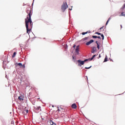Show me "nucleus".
<instances>
[{"label": "nucleus", "mask_w": 125, "mask_h": 125, "mask_svg": "<svg viewBox=\"0 0 125 125\" xmlns=\"http://www.w3.org/2000/svg\"><path fill=\"white\" fill-rule=\"evenodd\" d=\"M26 12L28 15L26 18L25 19V27L27 33L29 34V33L31 32L32 28H33V21L31 19L32 15H33V9H32V8H28Z\"/></svg>", "instance_id": "nucleus-1"}, {"label": "nucleus", "mask_w": 125, "mask_h": 125, "mask_svg": "<svg viewBox=\"0 0 125 125\" xmlns=\"http://www.w3.org/2000/svg\"><path fill=\"white\" fill-rule=\"evenodd\" d=\"M68 4H67V2H63L62 5L61 7V9L62 10V12H64L67 8H68Z\"/></svg>", "instance_id": "nucleus-2"}, {"label": "nucleus", "mask_w": 125, "mask_h": 125, "mask_svg": "<svg viewBox=\"0 0 125 125\" xmlns=\"http://www.w3.org/2000/svg\"><path fill=\"white\" fill-rule=\"evenodd\" d=\"M86 61H88V59H85L84 61L78 60L77 62L78 63V66L80 67H82V65H83L84 64V62H86Z\"/></svg>", "instance_id": "nucleus-3"}, {"label": "nucleus", "mask_w": 125, "mask_h": 125, "mask_svg": "<svg viewBox=\"0 0 125 125\" xmlns=\"http://www.w3.org/2000/svg\"><path fill=\"white\" fill-rule=\"evenodd\" d=\"M80 51V45H78L76 46V48L75 49V52L76 53L77 55H79Z\"/></svg>", "instance_id": "nucleus-4"}, {"label": "nucleus", "mask_w": 125, "mask_h": 125, "mask_svg": "<svg viewBox=\"0 0 125 125\" xmlns=\"http://www.w3.org/2000/svg\"><path fill=\"white\" fill-rule=\"evenodd\" d=\"M89 37H85L82 40V42H88V39Z\"/></svg>", "instance_id": "nucleus-5"}, {"label": "nucleus", "mask_w": 125, "mask_h": 125, "mask_svg": "<svg viewBox=\"0 0 125 125\" xmlns=\"http://www.w3.org/2000/svg\"><path fill=\"white\" fill-rule=\"evenodd\" d=\"M94 41L93 40H91L90 41L87 42L86 43V45H89L90 44H91V43H92V42H94Z\"/></svg>", "instance_id": "nucleus-6"}, {"label": "nucleus", "mask_w": 125, "mask_h": 125, "mask_svg": "<svg viewBox=\"0 0 125 125\" xmlns=\"http://www.w3.org/2000/svg\"><path fill=\"white\" fill-rule=\"evenodd\" d=\"M97 49H96V47H93L92 48L91 53H94V52H96Z\"/></svg>", "instance_id": "nucleus-7"}, {"label": "nucleus", "mask_w": 125, "mask_h": 125, "mask_svg": "<svg viewBox=\"0 0 125 125\" xmlns=\"http://www.w3.org/2000/svg\"><path fill=\"white\" fill-rule=\"evenodd\" d=\"M35 109L36 110V111H38V112H41L42 111V109L41 108V106H38L37 107H35Z\"/></svg>", "instance_id": "nucleus-8"}, {"label": "nucleus", "mask_w": 125, "mask_h": 125, "mask_svg": "<svg viewBox=\"0 0 125 125\" xmlns=\"http://www.w3.org/2000/svg\"><path fill=\"white\" fill-rule=\"evenodd\" d=\"M18 100H20V101H24V98L22 96H19L18 97Z\"/></svg>", "instance_id": "nucleus-9"}, {"label": "nucleus", "mask_w": 125, "mask_h": 125, "mask_svg": "<svg viewBox=\"0 0 125 125\" xmlns=\"http://www.w3.org/2000/svg\"><path fill=\"white\" fill-rule=\"evenodd\" d=\"M71 107L72 109H77V104H73Z\"/></svg>", "instance_id": "nucleus-10"}, {"label": "nucleus", "mask_w": 125, "mask_h": 125, "mask_svg": "<svg viewBox=\"0 0 125 125\" xmlns=\"http://www.w3.org/2000/svg\"><path fill=\"white\" fill-rule=\"evenodd\" d=\"M15 56H16V52H15L13 53V54L12 57V58H14V57H15Z\"/></svg>", "instance_id": "nucleus-11"}, {"label": "nucleus", "mask_w": 125, "mask_h": 125, "mask_svg": "<svg viewBox=\"0 0 125 125\" xmlns=\"http://www.w3.org/2000/svg\"><path fill=\"white\" fill-rule=\"evenodd\" d=\"M110 20H111V18H109L108 20L107 21H106V23L105 24V25H107L108 24V23H109V21H110Z\"/></svg>", "instance_id": "nucleus-12"}, {"label": "nucleus", "mask_w": 125, "mask_h": 125, "mask_svg": "<svg viewBox=\"0 0 125 125\" xmlns=\"http://www.w3.org/2000/svg\"><path fill=\"white\" fill-rule=\"evenodd\" d=\"M19 66H20V67H21V68L22 67V63L21 62H20L19 63H17Z\"/></svg>", "instance_id": "nucleus-13"}, {"label": "nucleus", "mask_w": 125, "mask_h": 125, "mask_svg": "<svg viewBox=\"0 0 125 125\" xmlns=\"http://www.w3.org/2000/svg\"><path fill=\"white\" fill-rule=\"evenodd\" d=\"M32 104H33V105H35V104H36V100H33L32 101Z\"/></svg>", "instance_id": "nucleus-14"}, {"label": "nucleus", "mask_w": 125, "mask_h": 125, "mask_svg": "<svg viewBox=\"0 0 125 125\" xmlns=\"http://www.w3.org/2000/svg\"><path fill=\"white\" fill-rule=\"evenodd\" d=\"M107 61H108V60L107 59V56H106L104 59V62H107Z\"/></svg>", "instance_id": "nucleus-15"}, {"label": "nucleus", "mask_w": 125, "mask_h": 125, "mask_svg": "<svg viewBox=\"0 0 125 125\" xmlns=\"http://www.w3.org/2000/svg\"><path fill=\"white\" fill-rule=\"evenodd\" d=\"M101 36L102 38V40H104V35L103 34H101Z\"/></svg>", "instance_id": "nucleus-16"}, {"label": "nucleus", "mask_w": 125, "mask_h": 125, "mask_svg": "<svg viewBox=\"0 0 125 125\" xmlns=\"http://www.w3.org/2000/svg\"><path fill=\"white\" fill-rule=\"evenodd\" d=\"M97 48H98V50H99V49H100V46L99 45V44H98V45H97Z\"/></svg>", "instance_id": "nucleus-17"}, {"label": "nucleus", "mask_w": 125, "mask_h": 125, "mask_svg": "<svg viewBox=\"0 0 125 125\" xmlns=\"http://www.w3.org/2000/svg\"><path fill=\"white\" fill-rule=\"evenodd\" d=\"M95 56H96V55H94L92 56V57L91 58V60H92L93 59V58H94V57H95Z\"/></svg>", "instance_id": "nucleus-18"}, {"label": "nucleus", "mask_w": 125, "mask_h": 125, "mask_svg": "<svg viewBox=\"0 0 125 125\" xmlns=\"http://www.w3.org/2000/svg\"><path fill=\"white\" fill-rule=\"evenodd\" d=\"M95 34H96V35H100L101 36V33H99V32H96L95 33Z\"/></svg>", "instance_id": "nucleus-19"}, {"label": "nucleus", "mask_w": 125, "mask_h": 125, "mask_svg": "<svg viewBox=\"0 0 125 125\" xmlns=\"http://www.w3.org/2000/svg\"><path fill=\"white\" fill-rule=\"evenodd\" d=\"M92 38L93 39H97V36H92Z\"/></svg>", "instance_id": "nucleus-20"}, {"label": "nucleus", "mask_w": 125, "mask_h": 125, "mask_svg": "<svg viewBox=\"0 0 125 125\" xmlns=\"http://www.w3.org/2000/svg\"><path fill=\"white\" fill-rule=\"evenodd\" d=\"M125 8V4H124L123 5V6H122V9H124Z\"/></svg>", "instance_id": "nucleus-21"}, {"label": "nucleus", "mask_w": 125, "mask_h": 125, "mask_svg": "<svg viewBox=\"0 0 125 125\" xmlns=\"http://www.w3.org/2000/svg\"><path fill=\"white\" fill-rule=\"evenodd\" d=\"M88 33H90V32L87 31L86 32H84L85 35H86V34H88Z\"/></svg>", "instance_id": "nucleus-22"}, {"label": "nucleus", "mask_w": 125, "mask_h": 125, "mask_svg": "<svg viewBox=\"0 0 125 125\" xmlns=\"http://www.w3.org/2000/svg\"><path fill=\"white\" fill-rule=\"evenodd\" d=\"M25 112L26 114H28V113H29V110H25Z\"/></svg>", "instance_id": "nucleus-23"}, {"label": "nucleus", "mask_w": 125, "mask_h": 125, "mask_svg": "<svg viewBox=\"0 0 125 125\" xmlns=\"http://www.w3.org/2000/svg\"><path fill=\"white\" fill-rule=\"evenodd\" d=\"M91 68V66L89 67H85V69H90Z\"/></svg>", "instance_id": "nucleus-24"}, {"label": "nucleus", "mask_w": 125, "mask_h": 125, "mask_svg": "<svg viewBox=\"0 0 125 125\" xmlns=\"http://www.w3.org/2000/svg\"><path fill=\"white\" fill-rule=\"evenodd\" d=\"M21 67H22V68H25V64H22Z\"/></svg>", "instance_id": "nucleus-25"}, {"label": "nucleus", "mask_w": 125, "mask_h": 125, "mask_svg": "<svg viewBox=\"0 0 125 125\" xmlns=\"http://www.w3.org/2000/svg\"><path fill=\"white\" fill-rule=\"evenodd\" d=\"M51 125H56V124L53 122H52V124H51Z\"/></svg>", "instance_id": "nucleus-26"}, {"label": "nucleus", "mask_w": 125, "mask_h": 125, "mask_svg": "<svg viewBox=\"0 0 125 125\" xmlns=\"http://www.w3.org/2000/svg\"><path fill=\"white\" fill-rule=\"evenodd\" d=\"M103 28H104V26H103V27H101L100 28V30H102V29H103Z\"/></svg>", "instance_id": "nucleus-27"}, {"label": "nucleus", "mask_w": 125, "mask_h": 125, "mask_svg": "<svg viewBox=\"0 0 125 125\" xmlns=\"http://www.w3.org/2000/svg\"><path fill=\"white\" fill-rule=\"evenodd\" d=\"M97 38H98V39H101V37H100V36H97Z\"/></svg>", "instance_id": "nucleus-28"}, {"label": "nucleus", "mask_w": 125, "mask_h": 125, "mask_svg": "<svg viewBox=\"0 0 125 125\" xmlns=\"http://www.w3.org/2000/svg\"><path fill=\"white\" fill-rule=\"evenodd\" d=\"M96 43L97 44V45L98 44H99L98 43V41H96Z\"/></svg>", "instance_id": "nucleus-29"}, {"label": "nucleus", "mask_w": 125, "mask_h": 125, "mask_svg": "<svg viewBox=\"0 0 125 125\" xmlns=\"http://www.w3.org/2000/svg\"><path fill=\"white\" fill-rule=\"evenodd\" d=\"M82 35L83 36V35H85V33H84V32H83Z\"/></svg>", "instance_id": "nucleus-30"}, {"label": "nucleus", "mask_w": 125, "mask_h": 125, "mask_svg": "<svg viewBox=\"0 0 125 125\" xmlns=\"http://www.w3.org/2000/svg\"><path fill=\"white\" fill-rule=\"evenodd\" d=\"M73 48H75V47H76V45H74L73 46Z\"/></svg>", "instance_id": "nucleus-31"}, {"label": "nucleus", "mask_w": 125, "mask_h": 125, "mask_svg": "<svg viewBox=\"0 0 125 125\" xmlns=\"http://www.w3.org/2000/svg\"><path fill=\"white\" fill-rule=\"evenodd\" d=\"M72 58H73V59H76L75 58V57H74V56L72 57Z\"/></svg>", "instance_id": "nucleus-32"}, {"label": "nucleus", "mask_w": 125, "mask_h": 125, "mask_svg": "<svg viewBox=\"0 0 125 125\" xmlns=\"http://www.w3.org/2000/svg\"><path fill=\"white\" fill-rule=\"evenodd\" d=\"M120 26H121V29H122L123 28V26L122 25H121Z\"/></svg>", "instance_id": "nucleus-33"}, {"label": "nucleus", "mask_w": 125, "mask_h": 125, "mask_svg": "<svg viewBox=\"0 0 125 125\" xmlns=\"http://www.w3.org/2000/svg\"><path fill=\"white\" fill-rule=\"evenodd\" d=\"M99 58H100V57H101V55L100 54L99 56Z\"/></svg>", "instance_id": "nucleus-34"}]
</instances>
